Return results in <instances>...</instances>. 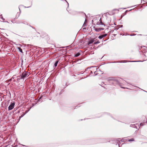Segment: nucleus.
Returning a JSON list of instances; mask_svg holds the SVG:
<instances>
[{"mask_svg":"<svg viewBox=\"0 0 147 147\" xmlns=\"http://www.w3.org/2000/svg\"><path fill=\"white\" fill-rule=\"evenodd\" d=\"M30 73L28 71H24L23 72L20 76H18L17 78V81L19 82L21 80H24L28 76L30 75Z\"/></svg>","mask_w":147,"mask_h":147,"instance_id":"f257e3e1","label":"nucleus"},{"mask_svg":"<svg viewBox=\"0 0 147 147\" xmlns=\"http://www.w3.org/2000/svg\"><path fill=\"white\" fill-rule=\"evenodd\" d=\"M92 23L93 24L95 25H102L105 26L104 24L102 22L101 18H100L99 19H98L97 20V19H94L92 20Z\"/></svg>","mask_w":147,"mask_h":147,"instance_id":"f03ea898","label":"nucleus"},{"mask_svg":"<svg viewBox=\"0 0 147 147\" xmlns=\"http://www.w3.org/2000/svg\"><path fill=\"white\" fill-rule=\"evenodd\" d=\"M144 61H127L126 60L121 61H112L110 62V63H126L127 62H143Z\"/></svg>","mask_w":147,"mask_h":147,"instance_id":"7ed1b4c3","label":"nucleus"},{"mask_svg":"<svg viewBox=\"0 0 147 147\" xmlns=\"http://www.w3.org/2000/svg\"><path fill=\"white\" fill-rule=\"evenodd\" d=\"M91 69V70L92 71H93L94 72V71H96L98 69L96 66H91L90 67H88L86 69L85 71H86L87 70H88V69H91Z\"/></svg>","mask_w":147,"mask_h":147,"instance_id":"20e7f679","label":"nucleus"},{"mask_svg":"<svg viewBox=\"0 0 147 147\" xmlns=\"http://www.w3.org/2000/svg\"><path fill=\"white\" fill-rule=\"evenodd\" d=\"M15 102H13L11 103L10 105H9L8 108V110H12L14 107V106L15 105Z\"/></svg>","mask_w":147,"mask_h":147,"instance_id":"39448f33","label":"nucleus"},{"mask_svg":"<svg viewBox=\"0 0 147 147\" xmlns=\"http://www.w3.org/2000/svg\"><path fill=\"white\" fill-rule=\"evenodd\" d=\"M111 83L113 85L119 84H120L118 80L117 79H115V78L113 80V82H111Z\"/></svg>","mask_w":147,"mask_h":147,"instance_id":"423d86ee","label":"nucleus"},{"mask_svg":"<svg viewBox=\"0 0 147 147\" xmlns=\"http://www.w3.org/2000/svg\"><path fill=\"white\" fill-rule=\"evenodd\" d=\"M114 78L113 77H109L106 79V80L108 81L111 82V83L112 82H113V80H114Z\"/></svg>","mask_w":147,"mask_h":147,"instance_id":"0eeeda50","label":"nucleus"},{"mask_svg":"<svg viewBox=\"0 0 147 147\" xmlns=\"http://www.w3.org/2000/svg\"><path fill=\"white\" fill-rule=\"evenodd\" d=\"M104 29V28H95V30L96 32H99L102 30H103Z\"/></svg>","mask_w":147,"mask_h":147,"instance_id":"6e6552de","label":"nucleus"},{"mask_svg":"<svg viewBox=\"0 0 147 147\" xmlns=\"http://www.w3.org/2000/svg\"><path fill=\"white\" fill-rule=\"evenodd\" d=\"M58 62H59V61L58 60H57L55 62L54 64V67H56L57 66V64L58 63Z\"/></svg>","mask_w":147,"mask_h":147,"instance_id":"1a4fd4ad","label":"nucleus"},{"mask_svg":"<svg viewBox=\"0 0 147 147\" xmlns=\"http://www.w3.org/2000/svg\"><path fill=\"white\" fill-rule=\"evenodd\" d=\"M23 21L22 20H18L17 21H16V22L17 24L23 23Z\"/></svg>","mask_w":147,"mask_h":147,"instance_id":"9d476101","label":"nucleus"},{"mask_svg":"<svg viewBox=\"0 0 147 147\" xmlns=\"http://www.w3.org/2000/svg\"><path fill=\"white\" fill-rule=\"evenodd\" d=\"M119 139H118L116 141V143H117L118 144L119 146V144L121 143Z\"/></svg>","mask_w":147,"mask_h":147,"instance_id":"9b49d317","label":"nucleus"},{"mask_svg":"<svg viewBox=\"0 0 147 147\" xmlns=\"http://www.w3.org/2000/svg\"><path fill=\"white\" fill-rule=\"evenodd\" d=\"M94 42V41L92 40H90L88 42V45H90L92 43Z\"/></svg>","mask_w":147,"mask_h":147,"instance_id":"f8f14e48","label":"nucleus"},{"mask_svg":"<svg viewBox=\"0 0 147 147\" xmlns=\"http://www.w3.org/2000/svg\"><path fill=\"white\" fill-rule=\"evenodd\" d=\"M80 55V53H77L75 54V57H77L79 56Z\"/></svg>","mask_w":147,"mask_h":147,"instance_id":"ddd939ff","label":"nucleus"},{"mask_svg":"<svg viewBox=\"0 0 147 147\" xmlns=\"http://www.w3.org/2000/svg\"><path fill=\"white\" fill-rule=\"evenodd\" d=\"M97 70L94 71V74L92 75V76H94L98 75V74L97 73Z\"/></svg>","mask_w":147,"mask_h":147,"instance_id":"4468645a","label":"nucleus"},{"mask_svg":"<svg viewBox=\"0 0 147 147\" xmlns=\"http://www.w3.org/2000/svg\"><path fill=\"white\" fill-rule=\"evenodd\" d=\"M130 126L133 128H137V126L135 124H131Z\"/></svg>","mask_w":147,"mask_h":147,"instance_id":"2eb2a0df","label":"nucleus"},{"mask_svg":"<svg viewBox=\"0 0 147 147\" xmlns=\"http://www.w3.org/2000/svg\"><path fill=\"white\" fill-rule=\"evenodd\" d=\"M101 141V143H105L106 142V140L105 139H102L100 140Z\"/></svg>","mask_w":147,"mask_h":147,"instance_id":"dca6fc26","label":"nucleus"},{"mask_svg":"<svg viewBox=\"0 0 147 147\" xmlns=\"http://www.w3.org/2000/svg\"><path fill=\"white\" fill-rule=\"evenodd\" d=\"M23 24H25L27 25H29V23H28L27 22H25V21H23Z\"/></svg>","mask_w":147,"mask_h":147,"instance_id":"f3484780","label":"nucleus"},{"mask_svg":"<svg viewBox=\"0 0 147 147\" xmlns=\"http://www.w3.org/2000/svg\"><path fill=\"white\" fill-rule=\"evenodd\" d=\"M18 49L20 52L22 53H23L22 51V50L20 47H18Z\"/></svg>","mask_w":147,"mask_h":147,"instance_id":"a211bd4d","label":"nucleus"},{"mask_svg":"<svg viewBox=\"0 0 147 147\" xmlns=\"http://www.w3.org/2000/svg\"><path fill=\"white\" fill-rule=\"evenodd\" d=\"M0 18L3 21H4L5 20V19L3 18V17L2 16V14L1 15H0Z\"/></svg>","mask_w":147,"mask_h":147,"instance_id":"6ab92c4d","label":"nucleus"},{"mask_svg":"<svg viewBox=\"0 0 147 147\" xmlns=\"http://www.w3.org/2000/svg\"><path fill=\"white\" fill-rule=\"evenodd\" d=\"M134 141V139L133 138H131L128 140V141L131 142V141Z\"/></svg>","mask_w":147,"mask_h":147,"instance_id":"aec40b11","label":"nucleus"},{"mask_svg":"<svg viewBox=\"0 0 147 147\" xmlns=\"http://www.w3.org/2000/svg\"><path fill=\"white\" fill-rule=\"evenodd\" d=\"M25 115V114L23 113L19 117V119H20L21 118L23 117Z\"/></svg>","mask_w":147,"mask_h":147,"instance_id":"412c9836","label":"nucleus"},{"mask_svg":"<svg viewBox=\"0 0 147 147\" xmlns=\"http://www.w3.org/2000/svg\"><path fill=\"white\" fill-rule=\"evenodd\" d=\"M102 35V36L103 38L107 36V34H103Z\"/></svg>","mask_w":147,"mask_h":147,"instance_id":"4be33fe9","label":"nucleus"},{"mask_svg":"<svg viewBox=\"0 0 147 147\" xmlns=\"http://www.w3.org/2000/svg\"><path fill=\"white\" fill-rule=\"evenodd\" d=\"M145 122V121H144V123H141L140 124V126H143V125H144V123Z\"/></svg>","mask_w":147,"mask_h":147,"instance_id":"5701e85b","label":"nucleus"},{"mask_svg":"<svg viewBox=\"0 0 147 147\" xmlns=\"http://www.w3.org/2000/svg\"><path fill=\"white\" fill-rule=\"evenodd\" d=\"M98 38L99 39H101L102 38H103V37L102 36V35H100L98 37Z\"/></svg>","mask_w":147,"mask_h":147,"instance_id":"b1692460","label":"nucleus"},{"mask_svg":"<svg viewBox=\"0 0 147 147\" xmlns=\"http://www.w3.org/2000/svg\"><path fill=\"white\" fill-rule=\"evenodd\" d=\"M100 43V42L98 40L96 42H94V44H97L99 43Z\"/></svg>","mask_w":147,"mask_h":147,"instance_id":"393cba45","label":"nucleus"},{"mask_svg":"<svg viewBox=\"0 0 147 147\" xmlns=\"http://www.w3.org/2000/svg\"><path fill=\"white\" fill-rule=\"evenodd\" d=\"M92 74H93V71L91 70L90 71V75Z\"/></svg>","mask_w":147,"mask_h":147,"instance_id":"a878e982","label":"nucleus"},{"mask_svg":"<svg viewBox=\"0 0 147 147\" xmlns=\"http://www.w3.org/2000/svg\"><path fill=\"white\" fill-rule=\"evenodd\" d=\"M29 111V110H27V111H26L24 113V114H25V115L28 112V111Z\"/></svg>","mask_w":147,"mask_h":147,"instance_id":"bb28decb","label":"nucleus"},{"mask_svg":"<svg viewBox=\"0 0 147 147\" xmlns=\"http://www.w3.org/2000/svg\"><path fill=\"white\" fill-rule=\"evenodd\" d=\"M29 26H30V27H32V28L34 29H35V28L32 27V26H31L30 25H29Z\"/></svg>","mask_w":147,"mask_h":147,"instance_id":"cd10ccee","label":"nucleus"},{"mask_svg":"<svg viewBox=\"0 0 147 147\" xmlns=\"http://www.w3.org/2000/svg\"><path fill=\"white\" fill-rule=\"evenodd\" d=\"M121 142H123L124 141V139H121Z\"/></svg>","mask_w":147,"mask_h":147,"instance_id":"c85d7f7f","label":"nucleus"},{"mask_svg":"<svg viewBox=\"0 0 147 147\" xmlns=\"http://www.w3.org/2000/svg\"><path fill=\"white\" fill-rule=\"evenodd\" d=\"M119 28L122 27H123V25H119Z\"/></svg>","mask_w":147,"mask_h":147,"instance_id":"c756f323","label":"nucleus"},{"mask_svg":"<svg viewBox=\"0 0 147 147\" xmlns=\"http://www.w3.org/2000/svg\"><path fill=\"white\" fill-rule=\"evenodd\" d=\"M79 106H76L75 107V109H76V108H78V107H79Z\"/></svg>","mask_w":147,"mask_h":147,"instance_id":"7c9ffc66","label":"nucleus"},{"mask_svg":"<svg viewBox=\"0 0 147 147\" xmlns=\"http://www.w3.org/2000/svg\"><path fill=\"white\" fill-rule=\"evenodd\" d=\"M130 35L131 36H134V35H135V34H132V35Z\"/></svg>","mask_w":147,"mask_h":147,"instance_id":"2f4dec72","label":"nucleus"},{"mask_svg":"<svg viewBox=\"0 0 147 147\" xmlns=\"http://www.w3.org/2000/svg\"><path fill=\"white\" fill-rule=\"evenodd\" d=\"M42 98V97H41L39 99V100L40 99H41V98Z\"/></svg>","mask_w":147,"mask_h":147,"instance_id":"473e14b6","label":"nucleus"},{"mask_svg":"<svg viewBox=\"0 0 147 147\" xmlns=\"http://www.w3.org/2000/svg\"><path fill=\"white\" fill-rule=\"evenodd\" d=\"M106 114H107V115H109V114L108 113H106Z\"/></svg>","mask_w":147,"mask_h":147,"instance_id":"72a5a7b5","label":"nucleus"},{"mask_svg":"<svg viewBox=\"0 0 147 147\" xmlns=\"http://www.w3.org/2000/svg\"><path fill=\"white\" fill-rule=\"evenodd\" d=\"M31 6H30L29 7H27V8H28V7H30Z\"/></svg>","mask_w":147,"mask_h":147,"instance_id":"f704fd0d","label":"nucleus"},{"mask_svg":"<svg viewBox=\"0 0 147 147\" xmlns=\"http://www.w3.org/2000/svg\"><path fill=\"white\" fill-rule=\"evenodd\" d=\"M22 145L23 146H26L24 145Z\"/></svg>","mask_w":147,"mask_h":147,"instance_id":"c9c22d12","label":"nucleus"},{"mask_svg":"<svg viewBox=\"0 0 147 147\" xmlns=\"http://www.w3.org/2000/svg\"><path fill=\"white\" fill-rule=\"evenodd\" d=\"M146 123H147V120L146 121Z\"/></svg>","mask_w":147,"mask_h":147,"instance_id":"e433bc0d","label":"nucleus"},{"mask_svg":"<svg viewBox=\"0 0 147 147\" xmlns=\"http://www.w3.org/2000/svg\"><path fill=\"white\" fill-rule=\"evenodd\" d=\"M30 0V1H32V0Z\"/></svg>","mask_w":147,"mask_h":147,"instance_id":"4c0bfd02","label":"nucleus"},{"mask_svg":"<svg viewBox=\"0 0 147 147\" xmlns=\"http://www.w3.org/2000/svg\"><path fill=\"white\" fill-rule=\"evenodd\" d=\"M121 88H123V87H121Z\"/></svg>","mask_w":147,"mask_h":147,"instance_id":"58836bf2","label":"nucleus"},{"mask_svg":"<svg viewBox=\"0 0 147 147\" xmlns=\"http://www.w3.org/2000/svg\"><path fill=\"white\" fill-rule=\"evenodd\" d=\"M143 55H144V56H145V55H144V54H143Z\"/></svg>","mask_w":147,"mask_h":147,"instance_id":"ea45409f","label":"nucleus"},{"mask_svg":"<svg viewBox=\"0 0 147 147\" xmlns=\"http://www.w3.org/2000/svg\"><path fill=\"white\" fill-rule=\"evenodd\" d=\"M139 35H142V34H139Z\"/></svg>","mask_w":147,"mask_h":147,"instance_id":"a19ab883","label":"nucleus"},{"mask_svg":"<svg viewBox=\"0 0 147 147\" xmlns=\"http://www.w3.org/2000/svg\"><path fill=\"white\" fill-rule=\"evenodd\" d=\"M88 76H87V77H88Z\"/></svg>","mask_w":147,"mask_h":147,"instance_id":"79ce46f5","label":"nucleus"},{"mask_svg":"<svg viewBox=\"0 0 147 147\" xmlns=\"http://www.w3.org/2000/svg\"><path fill=\"white\" fill-rule=\"evenodd\" d=\"M145 91V92H146V91Z\"/></svg>","mask_w":147,"mask_h":147,"instance_id":"37998d69","label":"nucleus"}]
</instances>
